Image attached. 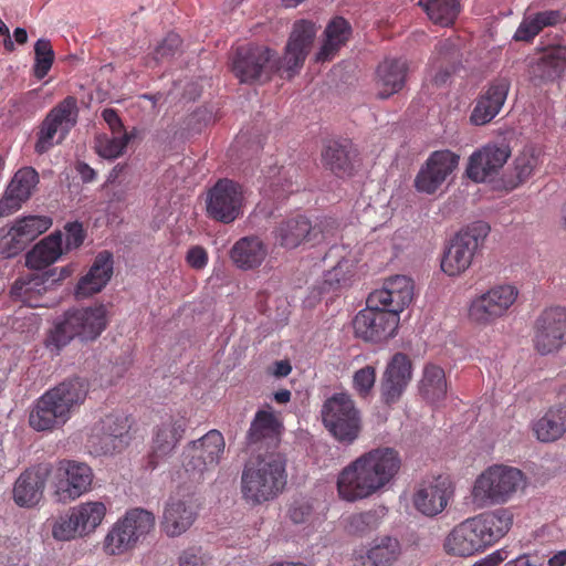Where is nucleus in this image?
<instances>
[{
  "label": "nucleus",
  "instance_id": "1",
  "mask_svg": "<svg viewBox=\"0 0 566 566\" xmlns=\"http://www.w3.org/2000/svg\"><path fill=\"white\" fill-rule=\"evenodd\" d=\"M315 34L316 27L313 22L296 21L282 60L266 46L241 45L237 48L232 57V72L241 83L248 84L270 80L280 71L286 73V77L291 78L303 66Z\"/></svg>",
  "mask_w": 566,
  "mask_h": 566
},
{
  "label": "nucleus",
  "instance_id": "2",
  "mask_svg": "<svg viewBox=\"0 0 566 566\" xmlns=\"http://www.w3.org/2000/svg\"><path fill=\"white\" fill-rule=\"evenodd\" d=\"M400 468L401 458L392 448H376L365 452L339 472L338 495L347 502L368 499L389 484Z\"/></svg>",
  "mask_w": 566,
  "mask_h": 566
},
{
  "label": "nucleus",
  "instance_id": "3",
  "mask_svg": "<svg viewBox=\"0 0 566 566\" xmlns=\"http://www.w3.org/2000/svg\"><path fill=\"white\" fill-rule=\"evenodd\" d=\"M88 384L81 377L65 379L48 389L30 407L28 422L38 432L62 428L84 403Z\"/></svg>",
  "mask_w": 566,
  "mask_h": 566
},
{
  "label": "nucleus",
  "instance_id": "4",
  "mask_svg": "<svg viewBox=\"0 0 566 566\" xmlns=\"http://www.w3.org/2000/svg\"><path fill=\"white\" fill-rule=\"evenodd\" d=\"M286 483V463L280 455L258 457L248 461L242 470V499L250 505H262L283 493Z\"/></svg>",
  "mask_w": 566,
  "mask_h": 566
},
{
  "label": "nucleus",
  "instance_id": "5",
  "mask_svg": "<svg viewBox=\"0 0 566 566\" xmlns=\"http://www.w3.org/2000/svg\"><path fill=\"white\" fill-rule=\"evenodd\" d=\"M107 325L108 311L105 304L71 310L50 331L45 345L59 352L74 338L93 342L101 336Z\"/></svg>",
  "mask_w": 566,
  "mask_h": 566
},
{
  "label": "nucleus",
  "instance_id": "6",
  "mask_svg": "<svg viewBox=\"0 0 566 566\" xmlns=\"http://www.w3.org/2000/svg\"><path fill=\"white\" fill-rule=\"evenodd\" d=\"M526 485L525 474L517 468L493 464L479 474L471 490L472 503L479 507L502 505Z\"/></svg>",
  "mask_w": 566,
  "mask_h": 566
},
{
  "label": "nucleus",
  "instance_id": "7",
  "mask_svg": "<svg viewBox=\"0 0 566 566\" xmlns=\"http://www.w3.org/2000/svg\"><path fill=\"white\" fill-rule=\"evenodd\" d=\"M224 448V438L216 429L188 442L181 454V465L188 480L191 482L202 481L207 472L213 471L219 465Z\"/></svg>",
  "mask_w": 566,
  "mask_h": 566
},
{
  "label": "nucleus",
  "instance_id": "8",
  "mask_svg": "<svg viewBox=\"0 0 566 566\" xmlns=\"http://www.w3.org/2000/svg\"><path fill=\"white\" fill-rule=\"evenodd\" d=\"M489 232L490 227L484 221L473 222L460 230L443 253L441 270L449 276H458L465 272Z\"/></svg>",
  "mask_w": 566,
  "mask_h": 566
},
{
  "label": "nucleus",
  "instance_id": "9",
  "mask_svg": "<svg viewBox=\"0 0 566 566\" xmlns=\"http://www.w3.org/2000/svg\"><path fill=\"white\" fill-rule=\"evenodd\" d=\"M155 526L151 512L135 507L128 510L108 531L104 539V551L108 555H122L133 549Z\"/></svg>",
  "mask_w": 566,
  "mask_h": 566
},
{
  "label": "nucleus",
  "instance_id": "10",
  "mask_svg": "<svg viewBox=\"0 0 566 566\" xmlns=\"http://www.w3.org/2000/svg\"><path fill=\"white\" fill-rule=\"evenodd\" d=\"M322 421L339 442L350 444L361 429L360 412L347 394H334L325 400L321 410Z\"/></svg>",
  "mask_w": 566,
  "mask_h": 566
},
{
  "label": "nucleus",
  "instance_id": "11",
  "mask_svg": "<svg viewBox=\"0 0 566 566\" xmlns=\"http://www.w3.org/2000/svg\"><path fill=\"white\" fill-rule=\"evenodd\" d=\"M518 297L512 284H496L476 295L469 306V318L479 326H490L505 317Z\"/></svg>",
  "mask_w": 566,
  "mask_h": 566
},
{
  "label": "nucleus",
  "instance_id": "12",
  "mask_svg": "<svg viewBox=\"0 0 566 566\" xmlns=\"http://www.w3.org/2000/svg\"><path fill=\"white\" fill-rule=\"evenodd\" d=\"M244 203L243 186L234 180L223 178L209 189L206 212L210 219L230 224L243 216Z\"/></svg>",
  "mask_w": 566,
  "mask_h": 566
},
{
  "label": "nucleus",
  "instance_id": "13",
  "mask_svg": "<svg viewBox=\"0 0 566 566\" xmlns=\"http://www.w3.org/2000/svg\"><path fill=\"white\" fill-rule=\"evenodd\" d=\"M130 428L125 415L109 413L96 421L87 436L86 446L95 455L112 454L126 443Z\"/></svg>",
  "mask_w": 566,
  "mask_h": 566
},
{
  "label": "nucleus",
  "instance_id": "14",
  "mask_svg": "<svg viewBox=\"0 0 566 566\" xmlns=\"http://www.w3.org/2000/svg\"><path fill=\"white\" fill-rule=\"evenodd\" d=\"M77 101L74 96H67L53 107L43 120L38 133L35 151L44 154L55 143L64 139L69 130L76 124Z\"/></svg>",
  "mask_w": 566,
  "mask_h": 566
},
{
  "label": "nucleus",
  "instance_id": "15",
  "mask_svg": "<svg viewBox=\"0 0 566 566\" xmlns=\"http://www.w3.org/2000/svg\"><path fill=\"white\" fill-rule=\"evenodd\" d=\"M454 496V485L447 475L422 479L415 486L412 505L424 516L434 517L442 513Z\"/></svg>",
  "mask_w": 566,
  "mask_h": 566
},
{
  "label": "nucleus",
  "instance_id": "16",
  "mask_svg": "<svg viewBox=\"0 0 566 566\" xmlns=\"http://www.w3.org/2000/svg\"><path fill=\"white\" fill-rule=\"evenodd\" d=\"M533 344L541 355L558 352L566 345V308L548 307L538 315L534 324Z\"/></svg>",
  "mask_w": 566,
  "mask_h": 566
},
{
  "label": "nucleus",
  "instance_id": "17",
  "mask_svg": "<svg viewBox=\"0 0 566 566\" xmlns=\"http://www.w3.org/2000/svg\"><path fill=\"white\" fill-rule=\"evenodd\" d=\"M366 308L359 311L353 321L355 335L366 342L380 343L395 336L399 326V316L381 306H373L369 298Z\"/></svg>",
  "mask_w": 566,
  "mask_h": 566
},
{
  "label": "nucleus",
  "instance_id": "18",
  "mask_svg": "<svg viewBox=\"0 0 566 566\" xmlns=\"http://www.w3.org/2000/svg\"><path fill=\"white\" fill-rule=\"evenodd\" d=\"M93 476V471L86 463L74 460L60 461L54 480L57 501L67 503L87 493L91 490Z\"/></svg>",
  "mask_w": 566,
  "mask_h": 566
},
{
  "label": "nucleus",
  "instance_id": "19",
  "mask_svg": "<svg viewBox=\"0 0 566 566\" xmlns=\"http://www.w3.org/2000/svg\"><path fill=\"white\" fill-rule=\"evenodd\" d=\"M274 244L285 250H293L302 244H316L325 235L319 224H312L311 220L297 214L282 219L272 230Z\"/></svg>",
  "mask_w": 566,
  "mask_h": 566
},
{
  "label": "nucleus",
  "instance_id": "20",
  "mask_svg": "<svg viewBox=\"0 0 566 566\" xmlns=\"http://www.w3.org/2000/svg\"><path fill=\"white\" fill-rule=\"evenodd\" d=\"M459 160L460 156L449 149L433 151L416 176V189L428 195L434 193L455 170Z\"/></svg>",
  "mask_w": 566,
  "mask_h": 566
},
{
  "label": "nucleus",
  "instance_id": "21",
  "mask_svg": "<svg viewBox=\"0 0 566 566\" xmlns=\"http://www.w3.org/2000/svg\"><path fill=\"white\" fill-rule=\"evenodd\" d=\"M413 281L406 275H395L387 279L379 290H375L368 295L369 304L381 306L387 312L397 316L413 300Z\"/></svg>",
  "mask_w": 566,
  "mask_h": 566
},
{
  "label": "nucleus",
  "instance_id": "22",
  "mask_svg": "<svg viewBox=\"0 0 566 566\" xmlns=\"http://www.w3.org/2000/svg\"><path fill=\"white\" fill-rule=\"evenodd\" d=\"M510 156L511 147L505 142L489 143L470 156L467 175L475 182H483L497 174Z\"/></svg>",
  "mask_w": 566,
  "mask_h": 566
},
{
  "label": "nucleus",
  "instance_id": "23",
  "mask_svg": "<svg viewBox=\"0 0 566 566\" xmlns=\"http://www.w3.org/2000/svg\"><path fill=\"white\" fill-rule=\"evenodd\" d=\"M187 428V419L181 415H170L163 419L154 431L151 452L148 465L155 469L167 458L182 439Z\"/></svg>",
  "mask_w": 566,
  "mask_h": 566
},
{
  "label": "nucleus",
  "instance_id": "24",
  "mask_svg": "<svg viewBox=\"0 0 566 566\" xmlns=\"http://www.w3.org/2000/svg\"><path fill=\"white\" fill-rule=\"evenodd\" d=\"M39 181V174L33 167L20 168L0 198V217H8L17 212L31 198Z\"/></svg>",
  "mask_w": 566,
  "mask_h": 566
},
{
  "label": "nucleus",
  "instance_id": "25",
  "mask_svg": "<svg viewBox=\"0 0 566 566\" xmlns=\"http://www.w3.org/2000/svg\"><path fill=\"white\" fill-rule=\"evenodd\" d=\"M50 472L49 464H39L23 471L13 485L15 504L21 507L35 506L43 497Z\"/></svg>",
  "mask_w": 566,
  "mask_h": 566
},
{
  "label": "nucleus",
  "instance_id": "26",
  "mask_svg": "<svg viewBox=\"0 0 566 566\" xmlns=\"http://www.w3.org/2000/svg\"><path fill=\"white\" fill-rule=\"evenodd\" d=\"M412 377V364L403 353H396L388 363L381 381V395L387 405L399 400Z\"/></svg>",
  "mask_w": 566,
  "mask_h": 566
},
{
  "label": "nucleus",
  "instance_id": "27",
  "mask_svg": "<svg viewBox=\"0 0 566 566\" xmlns=\"http://www.w3.org/2000/svg\"><path fill=\"white\" fill-rule=\"evenodd\" d=\"M473 517L458 524L447 536L444 549L454 556H472L488 548Z\"/></svg>",
  "mask_w": 566,
  "mask_h": 566
},
{
  "label": "nucleus",
  "instance_id": "28",
  "mask_svg": "<svg viewBox=\"0 0 566 566\" xmlns=\"http://www.w3.org/2000/svg\"><path fill=\"white\" fill-rule=\"evenodd\" d=\"M113 264L111 252H99L87 273L78 280L74 292L75 297L83 300L102 292L113 275Z\"/></svg>",
  "mask_w": 566,
  "mask_h": 566
},
{
  "label": "nucleus",
  "instance_id": "29",
  "mask_svg": "<svg viewBox=\"0 0 566 566\" xmlns=\"http://www.w3.org/2000/svg\"><path fill=\"white\" fill-rule=\"evenodd\" d=\"M197 505L192 495L171 496L165 507L163 526L168 536L185 533L196 518Z\"/></svg>",
  "mask_w": 566,
  "mask_h": 566
},
{
  "label": "nucleus",
  "instance_id": "30",
  "mask_svg": "<svg viewBox=\"0 0 566 566\" xmlns=\"http://www.w3.org/2000/svg\"><path fill=\"white\" fill-rule=\"evenodd\" d=\"M510 90V81L505 77L491 82L484 94L480 96L471 114L474 125H484L491 122L501 111Z\"/></svg>",
  "mask_w": 566,
  "mask_h": 566
},
{
  "label": "nucleus",
  "instance_id": "31",
  "mask_svg": "<svg viewBox=\"0 0 566 566\" xmlns=\"http://www.w3.org/2000/svg\"><path fill=\"white\" fill-rule=\"evenodd\" d=\"M327 256L339 258L336 265L326 271L319 285L321 293H328L348 286L356 273L357 260L345 247H332Z\"/></svg>",
  "mask_w": 566,
  "mask_h": 566
},
{
  "label": "nucleus",
  "instance_id": "32",
  "mask_svg": "<svg viewBox=\"0 0 566 566\" xmlns=\"http://www.w3.org/2000/svg\"><path fill=\"white\" fill-rule=\"evenodd\" d=\"M408 71V63L402 59H385L379 63L375 74L377 96L386 99L399 93L406 85Z\"/></svg>",
  "mask_w": 566,
  "mask_h": 566
},
{
  "label": "nucleus",
  "instance_id": "33",
  "mask_svg": "<svg viewBox=\"0 0 566 566\" xmlns=\"http://www.w3.org/2000/svg\"><path fill=\"white\" fill-rule=\"evenodd\" d=\"M268 256V247L258 235H247L239 239L230 250L233 264L243 271L255 270Z\"/></svg>",
  "mask_w": 566,
  "mask_h": 566
},
{
  "label": "nucleus",
  "instance_id": "34",
  "mask_svg": "<svg viewBox=\"0 0 566 566\" xmlns=\"http://www.w3.org/2000/svg\"><path fill=\"white\" fill-rule=\"evenodd\" d=\"M486 546H492L504 537L514 521L513 512L506 507L495 509L473 516Z\"/></svg>",
  "mask_w": 566,
  "mask_h": 566
},
{
  "label": "nucleus",
  "instance_id": "35",
  "mask_svg": "<svg viewBox=\"0 0 566 566\" xmlns=\"http://www.w3.org/2000/svg\"><path fill=\"white\" fill-rule=\"evenodd\" d=\"M356 157L357 149L348 139L332 140L322 151L324 166L338 177L352 175Z\"/></svg>",
  "mask_w": 566,
  "mask_h": 566
},
{
  "label": "nucleus",
  "instance_id": "36",
  "mask_svg": "<svg viewBox=\"0 0 566 566\" xmlns=\"http://www.w3.org/2000/svg\"><path fill=\"white\" fill-rule=\"evenodd\" d=\"M283 424L274 412L269 410L256 411L248 431L250 446L276 444L282 433Z\"/></svg>",
  "mask_w": 566,
  "mask_h": 566
},
{
  "label": "nucleus",
  "instance_id": "37",
  "mask_svg": "<svg viewBox=\"0 0 566 566\" xmlns=\"http://www.w3.org/2000/svg\"><path fill=\"white\" fill-rule=\"evenodd\" d=\"M563 22V13L559 10H545L535 13H526L516 29L513 39L515 41L531 42L545 28L556 27Z\"/></svg>",
  "mask_w": 566,
  "mask_h": 566
},
{
  "label": "nucleus",
  "instance_id": "38",
  "mask_svg": "<svg viewBox=\"0 0 566 566\" xmlns=\"http://www.w3.org/2000/svg\"><path fill=\"white\" fill-rule=\"evenodd\" d=\"M532 430L541 442H554L566 432V406L549 408L543 417L533 422Z\"/></svg>",
  "mask_w": 566,
  "mask_h": 566
},
{
  "label": "nucleus",
  "instance_id": "39",
  "mask_svg": "<svg viewBox=\"0 0 566 566\" xmlns=\"http://www.w3.org/2000/svg\"><path fill=\"white\" fill-rule=\"evenodd\" d=\"M62 233L55 232L36 243L27 253L25 263L30 269L42 270L55 261L63 253Z\"/></svg>",
  "mask_w": 566,
  "mask_h": 566
},
{
  "label": "nucleus",
  "instance_id": "40",
  "mask_svg": "<svg viewBox=\"0 0 566 566\" xmlns=\"http://www.w3.org/2000/svg\"><path fill=\"white\" fill-rule=\"evenodd\" d=\"M566 70V46L552 45L543 50L533 66L534 76L543 81H554Z\"/></svg>",
  "mask_w": 566,
  "mask_h": 566
},
{
  "label": "nucleus",
  "instance_id": "41",
  "mask_svg": "<svg viewBox=\"0 0 566 566\" xmlns=\"http://www.w3.org/2000/svg\"><path fill=\"white\" fill-rule=\"evenodd\" d=\"M350 32L352 28L344 18H334L325 29L326 39L316 55V60L321 62L332 60L340 46L346 43Z\"/></svg>",
  "mask_w": 566,
  "mask_h": 566
},
{
  "label": "nucleus",
  "instance_id": "42",
  "mask_svg": "<svg viewBox=\"0 0 566 566\" xmlns=\"http://www.w3.org/2000/svg\"><path fill=\"white\" fill-rule=\"evenodd\" d=\"M83 536L93 533L105 518L107 507L101 501H86L71 507Z\"/></svg>",
  "mask_w": 566,
  "mask_h": 566
},
{
  "label": "nucleus",
  "instance_id": "43",
  "mask_svg": "<svg viewBox=\"0 0 566 566\" xmlns=\"http://www.w3.org/2000/svg\"><path fill=\"white\" fill-rule=\"evenodd\" d=\"M46 281L42 275L19 277L11 287V295L30 307L43 306L40 296L46 291Z\"/></svg>",
  "mask_w": 566,
  "mask_h": 566
},
{
  "label": "nucleus",
  "instance_id": "44",
  "mask_svg": "<svg viewBox=\"0 0 566 566\" xmlns=\"http://www.w3.org/2000/svg\"><path fill=\"white\" fill-rule=\"evenodd\" d=\"M420 394L430 403L440 402L447 395L444 370L437 365H427L420 382Z\"/></svg>",
  "mask_w": 566,
  "mask_h": 566
},
{
  "label": "nucleus",
  "instance_id": "45",
  "mask_svg": "<svg viewBox=\"0 0 566 566\" xmlns=\"http://www.w3.org/2000/svg\"><path fill=\"white\" fill-rule=\"evenodd\" d=\"M541 150L526 146L514 159V178L509 180V187L514 189L527 181L542 164Z\"/></svg>",
  "mask_w": 566,
  "mask_h": 566
},
{
  "label": "nucleus",
  "instance_id": "46",
  "mask_svg": "<svg viewBox=\"0 0 566 566\" xmlns=\"http://www.w3.org/2000/svg\"><path fill=\"white\" fill-rule=\"evenodd\" d=\"M419 4L433 23L443 27L452 24L460 11L459 0H420Z\"/></svg>",
  "mask_w": 566,
  "mask_h": 566
},
{
  "label": "nucleus",
  "instance_id": "47",
  "mask_svg": "<svg viewBox=\"0 0 566 566\" xmlns=\"http://www.w3.org/2000/svg\"><path fill=\"white\" fill-rule=\"evenodd\" d=\"M401 554L399 541L391 536H385L379 539L367 552V558L374 566H391Z\"/></svg>",
  "mask_w": 566,
  "mask_h": 566
},
{
  "label": "nucleus",
  "instance_id": "48",
  "mask_svg": "<svg viewBox=\"0 0 566 566\" xmlns=\"http://www.w3.org/2000/svg\"><path fill=\"white\" fill-rule=\"evenodd\" d=\"M134 137L133 133L124 132L123 134H102L95 138L96 153L106 159H115L123 155L130 139Z\"/></svg>",
  "mask_w": 566,
  "mask_h": 566
},
{
  "label": "nucleus",
  "instance_id": "49",
  "mask_svg": "<svg viewBox=\"0 0 566 566\" xmlns=\"http://www.w3.org/2000/svg\"><path fill=\"white\" fill-rule=\"evenodd\" d=\"M52 226V220L45 216H27L17 219L13 228L22 235L28 243L35 240Z\"/></svg>",
  "mask_w": 566,
  "mask_h": 566
},
{
  "label": "nucleus",
  "instance_id": "50",
  "mask_svg": "<svg viewBox=\"0 0 566 566\" xmlns=\"http://www.w3.org/2000/svg\"><path fill=\"white\" fill-rule=\"evenodd\" d=\"M35 62L33 74L38 80H42L49 73L54 62V51L52 44L46 39H39L34 44Z\"/></svg>",
  "mask_w": 566,
  "mask_h": 566
},
{
  "label": "nucleus",
  "instance_id": "51",
  "mask_svg": "<svg viewBox=\"0 0 566 566\" xmlns=\"http://www.w3.org/2000/svg\"><path fill=\"white\" fill-rule=\"evenodd\" d=\"M74 514L70 509L65 514L60 515L52 525V536L57 541H71L75 537H83Z\"/></svg>",
  "mask_w": 566,
  "mask_h": 566
},
{
  "label": "nucleus",
  "instance_id": "52",
  "mask_svg": "<svg viewBox=\"0 0 566 566\" xmlns=\"http://www.w3.org/2000/svg\"><path fill=\"white\" fill-rule=\"evenodd\" d=\"M11 227L9 231L0 238V253L6 258H12L23 251L29 244L22 235Z\"/></svg>",
  "mask_w": 566,
  "mask_h": 566
},
{
  "label": "nucleus",
  "instance_id": "53",
  "mask_svg": "<svg viewBox=\"0 0 566 566\" xmlns=\"http://www.w3.org/2000/svg\"><path fill=\"white\" fill-rule=\"evenodd\" d=\"M380 517L377 511H366L349 517V530L356 534H364L379 525Z\"/></svg>",
  "mask_w": 566,
  "mask_h": 566
},
{
  "label": "nucleus",
  "instance_id": "54",
  "mask_svg": "<svg viewBox=\"0 0 566 566\" xmlns=\"http://www.w3.org/2000/svg\"><path fill=\"white\" fill-rule=\"evenodd\" d=\"M376 381V370L373 366L358 369L353 377L354 389L360 397H367Z\"/></svg>",
  "mask_w": 566,
  "mask_h": 566
},
{
  "label": "nucleus",
  "instance_id": "55",
  "mask_svg": "<svg viewBox=\"0 0 566 566\" xmlns=\"http://www.w3.org/2000/svg\"><path fill=\"white\" fill-rule=\"evenodd\" d=\"M179 566H210L211 557L201 547H189L181 552L178 558Z\"/></svg>",
  "mask_w": 566,
  "mask_h": 566
},
{
  "label": "nucleus",
  "instance_id": "56",
  "mask_svg": "<svg viewBox=\"0 0 566 566\" xmlns=\"http://www.w3.org/2000/svg\"><path fill=\"white\" fill-rule=\"evenodd\" d=\"M313 515V504L308 500H295L289 507L287 516L294 524H305Z\"/></svg>",
  "mask_w": 566,
  "mask_h": 566
},
{
  "label": "nucleus",
  "instance_id": "57",
  "mask_svg": "<svg viewBox=\"0 0 566 566\" xmlns=\"http://www.w3.org/2000/svg\"><path fill=\"white\" fill-rule=\"evenodd\" d=\"M181 45V39L177 33L170 32L166 38L158 44L154 52V59L156 61H163L169 59L176 54Z\"/></svg>",
  "mask_w": 566,
  "mask_h": 566
},
{
  "label": "nucleus",
  "instance_id": "58",
  "mask_svg": "<svg viewBox=\"0 0 566 566\" xmlns=\"http://www.w3.org/2000/svg\"><path fill=\"white\" fill-rule=\"evenodd\" d=\"M208 261L209 254L207 250L201 245H192L186 253L187 264L196 271L205 269L208 264Z\"/></svg>",
  "mask_w": 566,
  "mask_h": 566
},
{
  "label": "nucleus",
  "instance_id": "59",
  "mask_svg": "<svg viewBox=\"0 0 566 566\" xmlns=\"http://www.w3.org/2000/svg\"><path fill=\"white\" fill-rule=\"evenodd\" d=\"M65 249L72 250L78 248L85 238L83 226L75 221L65 226Z\"/></svg>",
  "mask_w": 566,
  "mask_h": 566
},
{
  "label": "nucleus",
  "instance_id": "60",
  "mask_svg": "<svg viewBox=\"0 0 566 566\" xmlns=\"http://www.w3.org/2000/svg\"><path fill=\"white\" fill-rule=\"evenodd\" d=\"M102 117L107 123L112 134H123L126 132L122 119L114 108H105L102 112Z\"/></svg>",
  "mask_w": 566,
  "mask_h": 566
},
{
  "label": "nucleus",
  "instance_id": "61",
  "mask_svg": "<svg viewBox=\"0 0 566 566\" xmlns=\"http://www.w3.org/2000/svg\"><path fill=\"white\" fill-rule=\"evenodd\" d=\"M453 71H454V66H452V65L443 66V64L441 63L439 65V71L433 75L432 81L434 82V84L441 85V84L446 83V81L453 73Z\"/></svg>",
  "mask_w": 566,
  "mask_h": 566
},
{
  "label": "nucleus",
  "instance_id": "62",
  "mask_svg": "<svg viewBox=\"0 0 566 566\" xmlns=\"http://www.w3.org/2000/svg\"><path fill=\"white\" fill-rule=\"evenodd\" d=\"M76 170L84 182H91L96 178V171L85 163H78Z\"/></svg>",
  "mask_w": 566,
  "mask_h": 566
},
{
  "label": "nucleus",
  "instance_id": "63",
  "mask_svg": "<svg viewBox=\"0 0 566 566\" xmlns=\"http://www.w3.org/2000/svg\"><path fill=\"white\" fill-rule=\"evenodd\" d=\"M292 370V366L289 360L275 361L272 368V374L276 377H286Z\"/></svg>",
  "mask_w": 566,
  "mask_h": 566
},
{
  "label": "nucleus",
  "instance_id": "64",
  "mask_svg": "<svg viewBox=\"0 0 566 566\" xmlns=\"http://www.w3.org/2000/svg\"><path fill=\"white\" fill-rule=\"evenodd\" d=\"M505 566H538L534 564L530 556L526 554L520 555L518 557L507 562Z\"/></svg>",
  "mask_w": 566,
  "mask_h": 566
}]
</instances>
